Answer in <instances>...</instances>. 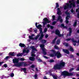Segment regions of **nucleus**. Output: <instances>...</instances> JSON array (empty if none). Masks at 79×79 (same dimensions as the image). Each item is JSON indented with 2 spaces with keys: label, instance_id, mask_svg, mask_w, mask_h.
<instances>
[{
  "label": "nucleus",
  "instance_id": "f257e3e1",
  "mask_svg": "<svg viewBox=\"0 0 79 79\" xmlns=\"http://www.w3.org/2000/svg\"><path fill=\"white\" fill-rule=\"evenodd\" d=\"M51 51L53 52V53H51L50 54V56L51 57H55L56 56L57 58H60L62 56L61 54L59 51L56 52L54 50H52Z\"/></svg>",
  "mask_w": 79,
  "mask_h": 79
},
{
  "label": "nucleus",
  "instance_id": "f03ea898",
  "mask_svg": "<svg viewBox=\"0 0 79 79\" xmlns=\"http://www.w3.org/2000/svg\"><path fill=\"white\" fill-rule=\"evenodd\" d=\"M65 65V63L64 62H63V60H61L60 61V62L59 64H56L54 65L53 69H60L64 67Z\"/></svg>",
  "mask_w": 79,
  "mask_h": 79
},
{
  "label": "nucleus",
  "instance_id": "7ed1b4c3",
  "mask_svg": "<svg viewBox=\"0 0 79 79\" xmlns=\"http://www.w3.org/2000/svg\"><path fill=\"white\" fill-rule=\"evenodd\" d=\"M43 20L44 21H43L42 23L43 24V27H45V25L47 24V23L48 24V23H51V20H49L47 18H44Z\"/></svg>",
  "mask_w": 79,
  "mask_h": 79
},
{
  "label": "nucleus",
  "instance_id": "20e7f679",
  "mask_svg": "<svg viewBox=\"0 0 79 79\" xmlns=\"http://www.w3.org/2000/svg\"><path fill=\"white\" fill-rule=\"evenodd\" d=\"M40 47L42 50L43 53L44 55H47V52H46V50H47L45 49V44H40Z\"/></svg>",
  "mask_w": 79,
  "mask_h": 79
},
{
  "label": "nucleus",
  "instance_id": "39448f33",
  "mask_svg": "<svg viewBox=\"0 0 79 79\" xmlns=\"http://www.w3.org/2000/svg\"><path fill=\"white\" fill-rule=\"evenodd\" d=\"M71 40L72 42H73V43H77L78 44H79V39L78 40V41L76 40H74V39L73 38L72 39L71 38H68L66 39V40H67V41H69V40Z\"/></svg>",
  "mask_w": 79,
  "mask_h": 79
},
{
  "label": "nucleus",
  "instance_id": "423d86ee",
  "mask_svg": "<svg viewBox=\"0 0 79 79\" xmlns=\"http://www.w3.org/2000/svg\"><path fill=\"white\" fill-rule=\"evenodd\" d=\"M55 33L56 35H58V37H61L63 36V35H61L60 34V31L58 29H57L55 31Z\"/></svg>",
  "mask_w": 79,
  "mask_h": 79
},
{
  "label": "nucleus",
  "instance_id": "0eeeda50",
  "mask_svg": "<svg viewBox=\"0 0 79 79\" xmlns=\"http://www.w3.org/2000/svg\"><path fill=\"white\" fill-rule=\"evenodd\" d=\"M19 58H15V59H13V63L14 64H17L19 63Z\"/></svg>",
  "mask_w": 79,
  "mask_h": 79
},
{
  "label": "nucleus",
  "instance_id": "6e6552de",
  "mask_svg": "<svg viewBox=\"0 0 79 79\" xmlns=\"http://www.w3.org/2000/svg\"><path fill=\"white\" fill-rule=\"evenodd\" d=\"M66 5H67L68 6V8H72V5L73 7H75L76 6V5H74V3H70V4H69L68 3H66Z\"/></svg>",
  "mask_w": 79,
  "mask_h": 79
},
{
  "label": "nucleus",
  "instance_id": "1a4fd4ad",
  "mask_svg": "<svg viewBox=\"0 0 79 79\" xmlns=\"http://www.w3.org/2000/svg\"><path fill=\"white\" fill-rule=\"evenodd\" d=\"M68 72L66 71H64L62 72V75L64 76H67Z\"/></svg>",
  "mask_w": 79,
  "mask_h": 79
},
{
  "label": "nucleus",
  "instance_id": "9d476101",
  "mask_svg": "<svg viewBox=\"0 0 79 79\" xmlns=\"http://www.w3.org/2000/svg\"><path fill=\"white\" fill-rule=\"evenodd\" d=\"M60 21L61 23H63V19H62L61 16H58L56 21Z\"/></svg>",
  "mask_w": 79,
  "mask_h": 79
},
{
  "label": "nucleus",
  "instance_id": "9b49d317",
  "mask_svg": "<svg viewBox=\"0 0 79 79\" xmlns=\"http://www.w3.org/2000/svg\"><path fill=\"white\" fill-rule=\"evenodd\" d=\"M41 27H42V25L40 24H39L36 27L37 29H40V33H42V28H41Z\"/></svg>",
  "mask_w": 79,
  "mask_h": 79
},
{
  "label": "nucleus",
  "instance_id": "f8f14e48",
  "mask_svg": "<svg viewBox=\"0 0 79 79\" xmlns=\"http://www.w3.org/2000/svg\"><path fill=\"white\" fill-rule=\"evenodd\" d=\"M69 34H67V36H69V35L70 37L71 36V34L72 32V28H69Z\"/></svg>",
  "mask_w": 79,
  "mask_h": 79
},
{
  "label": "nucleus",
  "instance_id": "ddd939ff",
  "mask_svg": "<svg viewBox=\"0 0 79 79\" xmlns=\"http://www.w3.org/2000/svg\"><path fill=\"white\" fill-rule=\"evenodd\" d=\"M57 14L58 15H62V13H61V11L60 10V8H58L57 9Z\"/></svg>",
  "mask_w": 79,
  "mask_h": 79
},
{
  "label": "nucleus",
  "instance_id": "4468645a",
  "mask_svg": "<svg viewBox=\"0 0 79 79\" xmlns=\"http://www.w3.org/2000/svg\"><path fill=\"white\" fill-rule=\"evenodd\" d=\"M14 66H23V63L19 62L17 64H14Z\"/></svg>",
  "mask_w": 79,
  "mask_h": 79
},
{
  "label": "nucleus",
  "instance_id": "2eb2a0df",
  "mask_svg": "<svg viewBox=\"0 0 79 79\" xmlns=\"http://www.w3.org/2000/svg\"><path fill=\"white\" fill-rule=\"evenodd\" d=\"M63 51L64 53H66V54H69V51L67 49H63Z\"/></svg>",
  "mask_w": 79,
  "mask_h": 79
},
{
  "label": "nucleus",
  "instance_id": "dca6fc26",
  "mask_svg": "<svg viewBox=\"0 0 79 79\" xmlns=\"http://www.w3.org/2000/svg\"><path fill=\"white\" fill-rule=\"evenodd\" d=\"M31 48L32 50L33 53H35V52H34V51H37V50L36 49V48H34V46H31Z\"/></svg>",
  "mask_w": 79,
  "mask_h": 79
},
{
  "label": "nucleus",
  "instance_id": "f3484780",
  "mask_svg": "<svg viewBox=\"0 0 79 79\" xmlns=\"http://www.w3.org/2000/svg\"><path fill=\"white\" fill-rule=\"evenodd\" d=\"M41 35L39 39V40H42V39H43V38L44 37V34H43V32L41 33Z\"/></svg>",
  "mask_w": 79,
  "mask_h": 79
},
{
  "label": "nucleus",
  "instance_id": "a211bd4d",
  "mask_svg": "<svg viewBox=\"0 0 79 79\" xmlns=\"http://www.w3.org/2000/svg\"><path fill=\"white\" fill-rule=\"evenodd\" d=\"M57 37H56L54 40H53L52 41V44H55V42H56V40L57 39Z\"/></svg>",
  "mask_w": 79,
  "mask_h": 79
},
{
  "label": "nucleus",
  "instance_id": "6ab92c4d",
  "mask_svg": "<svg viewBox=\"0 0 79 79\" xmlns=\"http://www.w3.org/2000/svg\"><path fill=\"white\" fill-rule=\"evenodd\" d=\"M21 69L22 70H23V72H24V73L25 74H26L27 73V72H26V71H27V69H26V68H21Z\"/></svg>",
  "mask_w": 79,
  "mask_h": 79
},
{
  "label": "nucleus",
  "instance_id": "aec40b11",
  "mask_svg": "<svg viewBox=\"0 0 79 79\" xmlns=\"http://www.w3.org/2000/svg\"><path fill=\"white\" fill-rule=\"evenodd\" d=\"M15 52H10L9 53V55L11 56H15Z\"/></svg>",
  "mask_w": 79,
  "mask_h": 79
},
{
  "label": "nucleus",
  "instance_id": "412c9836",
  "mask_svg": "<svg viewBox=\"0 0 79 79\" xmlns=\"http://www.w3.org/2000/svg\"><path fill=\"white\" fill-rule=\"evenodd\" d=\"M29 60L31 61H34L35 60V58L33 57H31L29 58Z\"/></svg>",
  "mask_w": 79,
  "mask_h": 79
},
{
  "label": "nucleus",
  "instance_id": "4be33fe9",
  "mask_svg": "<svg viewBox=\"0 0 79 79\" xmlns=\"http://www.w3.org/2000/svg\"><path fill=\"white\" fill-rule=\"evenodd\" d=\"M19 46L21 47H25V44H24L20 43L19 44Z\"/></svg>",
  "mask_w": 79,
  "mask_h": 79
},
{
  "label": "nucleus",
  "instance_id": "5701e85b",
  "mask_svg": "<svg viewBox=\"0 0 79 79\" xmlns=\"http://www.w3.org/2000/svg\"><path fill=\"white\" fill-rule=\"evenodd\" d=\"M61 27H63V28H64V29H68V27L66 26H64V24H61Z\"/></svg>",
  "mask_w": 79,
  "mask_h": 79
},
{
  "label": "nucleus",
  "instance_id": "b1692460",
  "mask_svg": "<svg viewBox=\"0 0 79 79\" xmlns=\"http://www.w3.org/2000/svg\"><path fill=\"white\" fill-rule=\"evenodd\" d=\"M60 42L61 41L60 40V39H57L56 42V45H59L60 44Z\"/></svg>",
  "mask_w": 79,
  "mask_h": 79
},
{
  "label": "nucleus",
  "instance_id": "393cba45",
  "mask_svg": "<svg viewBox=\"0 0 79 79\" xmlns=\"http://www.w3.org/2000/svg\"><path fill=\"white\" fill-rule=\"evenodd\" d=\"M23 53H19L17 55V56H18V57H19V56H23Z\"/></svg>",
  "mask_w": 79,
  "mask_h": 79
},
{
  "label": "nucleus",
  "instance_id": "a878e982",
  "mask_svg": "<svg viewBox=\"0 0 79 79\" xmlns=\"http://www.w3.org/2000/svg\"><path fill=\"white\" fill-rule=\"evenodd\" d=\"M69 50L70 51V52H73L74 51V49H73V47L71 46L70 47Z\"/></svg>",
  "mask_w": 79,
  "mask_h": 79
},
{
  "label": "nucleus",
  "instance_id": "bb28decb",
  "mask_svg": "<svg viewBox=\"0 0 79 79\" xmlns=\"http://www.w3.org/2000/svg\"><path fill=\"white\" fill-rule=\"evenodd\" d=\"M63 45H65V47H69V44L68 43L64 42V43H63Z\"/></svg>",
  "mask_w": 79,
  "mask_h": 79
},
{
  "label": "nucleus",
  "instance_id": "cd10ccee",
  "mask_svg": "<svg viewBox=\"0 0 79 79\" xmlns=\"http://www.w3.org/2000/svg\"><path fill=\"white\" fill-rule=\"evenodd\" d=\"M69 3H74V5H75V2L74 0H71V1H69Z\"/></svg>",
  "mask_w": 79,
  "mask_h": 79
},
{
  "label": "nucleus",
  "instance_id": "c85d7f7f",
  "mask_svg": "<svg viewBox=\"0 0 79 79\" xmlns=\"http://www.w3.org/2000/svg\"><path fill=\"white\" fill-rule=\"evenodd\" d=\"M73 74L72 73H69L68 72V73L67 74V76H73Z\"/></svg>",
  "mask_w": 79,
  "mask_h": 79
},
{
  "label": "nucleus",
  "instance_id": "c756f323",
  "mask_svg": "<svg viewBox=\"0 0 79 79\" xmlns=\"http://www.w3.org/2000/svg\"><path fill=\"white\" fill-rule=\"evenodd\" d=\"M56 7H55V9H56V8H58V7H59V4H58V3L57 2L56 3Z\"/></svg>",
  "mask_w": 79,
  "mask_h": 79
},
{
  "label": "nucleus",
  "instance_id": "7c9ffc66",
  "mask_svg": "<svg viewBox=\"0 0 79 79\" xmlns=\"http://www.w3.org/2000/svg\"><path fill=\"white\" fill-rule=\"evenodd\" d=\"M52 70H50L48 71V73H50L49 74L51 76H52L53 77V75L52 73Z\"/></svg>",
  "mask_w": 79,
  "mask_h": 79
},
{
  "label": "nucleus",
  "instance_id": "2f4dec72",
  "mask_svg": "<svg viewBox=\"0 0 79 79\" xmlns=\"http://www.w3.org/2000/svg\"><path fill=\"white\" fill-rule=\"evenodd\" d=\"M10 77H13L14 76V73H10L9 74Z\"/></svg>",
  "mask_w": 79,
  "mask_h": 79
},
{
  "label": "nucleus",
  "instance_id": "473e14b6",
  "mask_svg": "<svg viewBox=\"0 0 79 79\" xmlns=\"http://www.w3.org/2000/svg\"><path fill=\"white\" fill-rule=\"evenodd\" d=\"M67 9H68V5H66H66L64 7V10H67Z\"/></svg>",
  "mask_w": 79,
  "mask_h": 79
},
{
  "label": "nucleus",
  "instance_id": "72a5a7b5",
  "mask_svg": "<svg viewBox=\"0 0 79 79\" xmlns=\"http://www.w3.org/2000/svg\"><path fill=\"white\" fill-rule=\"evenodd\" d=\"M29 38L30 39H31V40H34V39L32 36H29Z\"/></svg>",
  "mask_w": 79,
  "mask_h": 79
},
{
  "label": "nucleus",
  "instance_id": "f704fd0d",
  "mask_svg": "<svg viewBox=\"0 0 79 79\" xmlns=\"http://www.w3.org/2000/svg\"><path fill=\"white\" fill-rule=\"evenodd\" d=\"M65 14L66 15H69L70 13L68 12V10H67L65 12Z\"/></svg>",
  "mask_w": 79,
  "mask_h": 79
},
{
  "label": "nucleus",
  "instance_id": "c9c22d12",
  "mask_svg": "<svg viewBox=\"0 0 79 79\" xmlns=\"http://www.w3.org/2000/svg\"><path fill=\"white\" fill-rule=\"evenodd\" d=\"M41 42L42 43H43V44H45L47 42V41L45 40H42Z\"/></svg>",
  "mask_w": 79,
  "mask_h": 79
},
{
  "label": "nucleus",
  "instance_id": "e433bc0d",
  "mask_svg": "<svg viewBox=\"0 0 79 79\" xmlns=\"http://www.w3.org/2000/svg\"><path fill=\"white\" fill-rule=\"evenodd\" d=\"M77 25V20H76V21L73 24V26H74V27H75V26H76Z\"/></svg>",
  "mask_w": 79,
  "mask_h": 79
},
{
  "label": "nucleus",
  "instance_id": "4c0bfd02",
  "mask_svg": "<svg viewBox=\"0 0 79 79\" xmlns=\"http://www.w3.org/2000/svg\"><path fill=\"white\" fill-rule=\"evenodd\" d=\"M40 37V35H38L35 38V40H37L38 38H39V37Z\"/></svg>",
  "mask_w": 79,
  "mask_h": 79
},
{
  "label": "nucleus",
  "instance_id": "58836bf2",
  "mask_svg": "<svg viewBox=\"0 0 79 79\" xmlns=\"http://www.w3.org/2000/svg\"><path fill=\"white\" fill-rule=\"evenodd\" d=\"M54 48L56 49H57V50H59L60 49L58 47V46H56V45H55L54 46Z\"/></svg>",
  "mask_w": 79,
  "mask_h": 79
},
{
  "label": "nucleus",
  "instance_id": "ea45409f",
  "mask_svg": "<svg viewBox=\"0 0 79 79\" xmlns=\"http://www.w3.org/2000/svg\"><path fill=\"white\" fill-rule=\"evenodd\" d=\"M70 18V16L69 15H67V17H66L65 19L66 20H69V18Z\"/></svg>",
  "mask_w": 79,
  "mask_h": 79
},
{
  "label": "nucleus",
  "instance_id": "a19ab883",
  "mask_svg": "<svg viewBox=\"0 0 79 79\" xmlns=\"http://www.w3.org/2000/svg\"><path fill=\"white\" fill-rule=\"evenodd\" d=\"M9 58H10V56H7L5 58H4V60H8V59H9Z\"/></svg>",
  "mask_w": 79,
  "mask_h": 79
},
{
  "label": "nucleus",
  "instance_id": "79ce46f5",
  "mask_svg": "<svg viewBox=\"0 0 79 79\" xmlns=\"http://www.w3.org/2000/svg\"><path fill=\"white\" fill-rule=\"evenodd\" d=\"M37 76H38L37 74H35L34 76V77L35 79H37Z\"/></svg>",
  "mask_w": 79,
  "mask_h": 79
},
{
  "label": "nucleus",
  "instance_id": "37998d69",
  "mask_svg": "<svg viewBox=\"0 0 79 79\" xmlns=\"http://www.w3.org/2000/svg\"><path fill=\"white\" fill-rule=\"evenodd\" d=\"M52 17V21H55V16L53 15Z\"/></svg>",
  "mask_w": 79,
  "mask_h": 79
},
{
  "label": "nucleus",
  "instance_id": "c03bdc74",
  "mask_svg": "<svg viewBox=\"0 0 79 79\" xmlns=\"http://www.w3.org/2000/svg\"><path fill=\"white\" fill-rule=\"evenodd\" d=\"M54 61H55L54 60H53V59L50 60H49V62L50 63H53V62H54Z\"/></svg>",
  "mask_w": 79,
  "mask_h": 79
},
{
  "label": "nucleus",
  "instance_id": "a18cd8bd",
  "mask_svg": "<svg viewBox=\"0 0 79 79\" xmlns=\"http://www.w3.org/2000/svg\"><path fill=\"white\" fill-rule=\"evenodd\" d=\"M47 31V28H45L44 30V33L46 32Z\"/></svg>",
  "mask_w": 79,
  "mask_h": 79
},
{
  "label": "nucleus",
  "instance_id": "49530a36",
  "mask_svg": "<svg viewBox=\"0 0 79 79\" xmlns=\"http://www.w3.org/2000/svg\"><path fill=\"white\" fill-rule=\"evenodd\" d=\"M31 55L32 56V57H35V54L32 53H31Z\"/></svg>",
  "mask_w": 79,
  "mask_h": 79
},
{
  "label": "nucleus",
  "instance_id": "de8ad7c7",
  "mask_svg": "<svg viewBox=\"0 0 79 79\" xmlns=\"http://www.w3.org/2000/svg\"><path fill=\"white\" fill-rule=\"evenodd\" d=\"M20 60L21 61H24V60H25V59H24V58H21L20 59Z\"/></svg>",
  "mask_w": 79,
  "mask_h": 79
},
{
  "label": "nucleus",
  "instance_id": "09e8293b",
  "mask_svg": "<svg viewBox=\"0 0 79 79\" xmlns=\"http://www.w3.org/2000/svg\"><path fill=\"white\" fill-rule=\"evenodd\" d=\"M53 79H57V77L55 75H53Z\"/></svg>",
  "mask_w": 79,
  "mask_h": 79
},
{
  "label": "nucleus",
  "instance_id": "8fccbe9b",
  "mask_svg": "<svg viewBox=\"0 0 79 79\" xmlns=\"http://www.w3.org/2000/svg\"><path fill=\"white\" fill-rule=\"evenodd\" d=\"M56 23V21H54L52 22V25H53V26H54V25H55V24Z\"/></svg>",
  "mask_w": 79,
  "mask_h": 79
},
{
  "label": "nucleus",
  "instance_id": "3c124183",
  "mask_svg": "<svg viewBox=\"0 0 79 79\" xmlns=\"http://www.w3.org/2000/svg\"><path fill=\"white\" fill-rule=\"evenodd\" d=\"M74 69V68H72L71 69L69 70L70 72H71V71H73Z\"/></svg>",
  "mask_w": 79,
  "mask_h": 79
},
{
  "label": "nucleus",
  "instance_id": "603ef678",
  "mask_svg": "<svg viewBox=\"0 0 79 79\" xmlns=\"http://www.w3.org/2000/svg\"><path fill=\"white\" fill-rule=\"evenodd\" d=\"M4 63V62H3V61H2V62L0 61V67L2 65V64H3Z\"/></svg>",
  "mask_w": 79,
  "mask_h": 79
},
{
  "label": "nucleus",
  "instance_id": "864d4df0",
  "mask_svg": "<svg viewBox=\"0 0 79 79\" xmlns=\"http://www.w3.org/2000/svg\"><path fill=\"white\" fill-rule=\"evenodd\" d=\"M31 68H35V65L34 64H32L31 66Z\"/></svg>",
  "mask_w": 79,
  "mask_h": 79
},
{
  "label": "nucleus",
  "instance_id": "5fc2aeb1",
  "mask_svg": "<svg viewBox=\"0 0 79 79\" xmlns=\"http://www.w3.org/2000/svg\"><path fill=\"white\" fill-rule=\"evenodd\" d=\"M7 64H5L4 65V67L5 68H7Z\"/></svg>",
  "mask_w": 79,
  "mask_h": 79
},
{
  "label": "nucleus",
  "instance_id": "6e6d98bb",
  "mask_svg": "<svg viewBox=\"0 0 79 79\" xmlns=\"http://www.w3.org/2000/svg\"><path fill=\"white\" fill-rule=\"evenodd\" d=\"M38 61H39V62H42V60L40 59H38Z\"/></svg>",
  "mask_w": 79,
  "mask_h": 79
},
{
  "label": "nucleus",
  "instance_id": "4d7b16f0",
  "mask_svg": "<svg viewBox=\"0 0 79 79\" xmlns=\"http://www.w3.org/2000/svg\"><path fill=\"white\" fill-rule=\"evenodd\" d=\"M30 29L31 30H29V31H30V32H32V28H30Z\"/></svg>",
  "mask_w": 79,
  "mask_h": 79
},
{
  "label": "nucleus",
  "instance_id": "13d9d810",
  "mask_svg": "<svg viewBox=\"0 0 79 79\" xmlns=\"http://www.w3.org/2000/svg\"><path fill=\"white\" fill-rule=\"evenodd\" d=\"M50 26H51V25H50V24H48L47 27L48 28H49V27H50Z\"/></svg>",
  "mask_w": 79,
  "mask_h": 79
},
{
  "label": "nucleus",
  "instance_id": "bf43d9fd",
  "mask_svg": "<svg viewBox=\"0 0 79 79\" xmlns=\"http://www.w3.org/2000/svg\"><path fill=\"white\" fill-rule=\"evenodd\" d=\"M48 34H46L45 36V37L47 39V38H48Z\"/></svg>",
  "mask_w": 79,
  "mask_h": 79
},
{
  "label": "nucleus",
  "instance_id": "052dcab7",
  "mask_svg": "<svg viewBox=\"0 0 79 79\" xmlns=\"http://www.w3.org/2000/svg\"><path fill=\"white\" fill-rule=\"evenodd\" d=\"M29 50H27V51L26 50V53H29Z\"/></svg>",
  "mask_w": 79,
  "mask_h": 79
},
{
  "label": "nucleus",
  "instance_id": "680f3d73",
  "mask_svg": "<svg viewBox=\"0 0 79 79\" xmlns=\"http://www.w3.org/2000/svg\"><path fill=\"white\" fill-rule=\"evenodd\" d=\"M43 56L44 57V58H45L46 59H48V57H47V56Z\"/></svg>",
  "mask_w": 79,
  "mask_h": 79
},
{
  "label": "nucleus",
  "instance_id": "e2e57ef3",
  "mask_svg": "<svg viewBox=\"0 0 79 79\" xmlns=\"http://www.w3.org/2000/svg\"><path fill=\"white\" fill-rule=\"evenodd\" d=\"M26 50L25 49H23V53H26Z\"/></svg>",
  "mask_w": 79,
  "mask_h": 79
},
{
  "label": "nucleus",
  "instance_id": "0e129e2a",
  "mask_svg": "<svg viewBox=\"0 0 79 79\" xmlns=\"http://www.w3.org/2000/svg\"><path fill=\"white\" fill-rule=\"evenodd\" d=\"M65 22L66 24H68V23H69V21L68 20H66Z\"/></svg>",
  "mask_w": 79,
  "mask_h": 79
},
{
  "label": "nucleus",
  "instance_id": "69168bd1",
  "mask_svg": "<svg viewBox=\"0 0 79 79\" xmlns=\"http://www.w3.org/2000/svg\"><path fill=\"white\" fill-rule=\"evenodd\" d=\"M76 3L77 4H79V0H77V1Z\"/></svg>",
  "mask_w": 79,
  "mask_h": 79
},
{
  "label": "nucleus",
  "instance_id": "338daca9",
  "mask_svg": "<svg viewBox=\"0 0 79 79\" xmlns=\"http://www.w3.org/2000/svg\"><path fill=\"white\" fill-rule=\"evenodd\" d=\"M77 18H79V13H77Z\"/></svg>",
  "mask_w": 79,
  "mask_h": 79
},
{
  "label": "nucleus",
  "instance_id": "774afa93",
  "mask_svg": "<svg viewBox=\"0 0 79 79\" xmlns=\"http://www.w3.org/2000/svg\"><path fill=\"white\" fill-rule=\"evenodd\" d=\"M50 28H51L52 29H53V27H54L53 26H50Z\"/></svg>",
  "mask_w": 79,
  "mask_h": 79
}]
</instances>
